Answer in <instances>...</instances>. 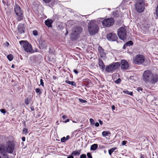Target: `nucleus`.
I'll return each instance as SVG.
<instances>
[{
	"label": "nucleus",
	"instance_id": "nucleus-1",
	"mask_svg": "<svg viewBox=\"0 0 158 158\" xmlns=\"http://www.w3.org/2000/svg\"><path fill=\"white\" fill-rule=\"evenodd\" d=\"M88 30L91 35H94L98 32L99 28L96 21L94 20L89 22L88 25Z\"/></svg>",
	"mask_w": 158,
	"mask_h": 158
},
{
	"label": "nucleus",
	"instance_id": "nucleus-2",
	"mask_svg": "<svg viewBox=\"0 0 158 158\" xmlns=\"http://www.w3.org/2000/svg\"><path fill=\"white\" fill-rule=\"evenodd\" d=\"M19 44L22 46L24 50L27 52H32V47L31 44L27 41L21 40L19 41Z\"/></svg>",
	"mask_w": 158,
	"mask_h": 158
},
{
	"label": "nucleus",
	"instance_id": "nucleus-3",
	"mask_svg": "<svg viewBox=\"0 0 158 158\" xmlns=\"http://www.w3.org/2000/svg\"><path fill=\"white\" fill-rule=\"evenodd\" d=\"M14 11L17 15V19L18 21H21L23 19V11L20 6L17 4H15L14 7Z\"/></svg>",
	"mask_w": 158,
	"mask_h": 158
},
{
	"label": "nucleus",
	"instance_id": "nucleus-4",
	"mask_svg": "<svg viewBox=\"0 0 158 158\" xmlns=\"http://www.w3.org/2000/svg\"><path fill=\"white\" fill-rule=\"evenodd\" d=\"M120 66V62H113L106 65L105 67V70L108 72L112 71L118 69Z\"/></svg>",
	"mask_w": 158,
	"mask_h": 158
},
{
	"label": "nucleus",
	"instance_id": "nucleus-5",
	"mask_svg": "<svg viewBox=\"0 0 158 158\" xmlns=\"http://www.w3.org/2000/svg\"><path fill=\"white\" fill-rule=\"evenodd\" d=\"M135 9L136 11L139 13L143 12L145 9V3L142 0L137 2L135 4Z\"/></svg>",
	"mask_w": 158,
	"mask_h": 158
},
{
	"label": "nucleus",
	"instance_id": "nucleus-6",
	"mask_svg": "<svg viewBox=\"0 0 158 158\" xmlns=\"http://www.w3.org/2000/svg\"><path fill=\"white\" fill-rule=\"evenodd\" d=\"M15 144L13 141H9L6 144V148L7 152L11 154L15 149Z\"/></svg>",
	"mask_w": 158,
	"mask_h": 158
},
{
	"label": "nucleus",
	"instance_id": "nucleus-7",
	"mask_svg": "<svg viewBox=\"0 0 158 158\" xmlns=\"http://www.w3.org/2000/svg\"><path fill=\"white\" fill-rule=\"evenodd\" d=\"M117 34L120 39L124 40L127 37V30L124 27H121L118 30Z\"/></svg>",
	"mask_w": 158,
	"mask_h": 158
},
{
	"label": "nucleus",
	"instance_id": "nucleus-8",
	"mask_svg": "<svg viewBox=\"0 0 158 158\" xmlns=\"http://www.w3.org/2000/svg\"><path fill=\"white\" fill-rule=\"evenodd\" d=\"M114 19L112 18L106 19L101 21L103 27H108L112 26L114 23Z\"/></svg>",
	"mask_w": 158,
	"mask_h": 158
},
{
	"label": "nucleus",
	"instance_id": "nucleus-9",
	"mask_svg": "<svg viewBox=\"0 0 158 158\" xmlns=\"http://www.w3.org/2000/svg\"><path fill=\"white\" fill-rule=\"evenodd\" d=\"M145 60L144 56L141 55H137L133 59L134 62L138 64H141L143 63Z\"/></svg>",
	"mask_w": 158,
	"mask_h": 158
},
{
	"label": "nucleus",
	"instance_id": "nucleus-10",
	"mask_svg": "<svg viewBox=\"0 0 158 158\" xmlns=\"http://www.w3.org/2000/svg\"><path fill=\"white\" fill-rule=\"evenodd\" d=\"M81 27L76 26L74 27L73 29L72 35L74 36V39H76L77 36L82 31Z\"/></svg>",
	"mask_w": 158,
	"mask_h": 158
},
{
	"label": "nucleus",
	"instance_id": "nucleus-11",
	"mask_svg": "<svg viewBox=\"0 0 158 158\" xmlns=\"http://www.w3.org/2000/svg\"><path fill=\"white\" fill-rule=\"evenodd\" d=\"M153 74L149 70L145 71L143 73V80L146 83H148V81L152 76Z\"/></svg>",
	"mask_w": 158,
	"mask_h": 158
},
{
	"label": "nucleus",
	"instance_id": "nucleus-12",
	"mask_svg": "<svg viewBox=\"0 0 158 158\" xmlns=\"http://www.w3.org/2000/svg\"><path fill=\"white\" fill-rule=\"evenodd\" d=\"M106 38L109 41H115L118 39L116 34L114 33H110L107 35Z\"/></svg>",
	"mask_w": 158,
	"mask_h": 158
},
{
	"label": "nucleus",
	"instance_id": "nucleus-13",
	"mask_svg": "<svg viewBox=\"0 0 158 158\" xmlns=\"http://www.w3.org/2000/svg\"><path fill=\"white\" fill-rule=\"evenodd\" d=\"M158 76L156 74H153L152 76L149 79L148 83L151 84H155L158 81Z\"/></svg>",
	"mask_w": 158,
	"mask_h": 158
},
{
	"label": "nucleus",
	"instance_id": "nucleus-14",
	"mask_svg": "<svg viewBox=\"0 0 158 158\" xmlns=\"http://www.w3.org/2000/svg\"><path fill=\"white\" fill-rule=\"evenodd\" d=\"M120 64L121 65V68L123 69H127L129 67V64L128 62L125 60H122Z\"/></svg>",
	"mask_w": 158,
	"mask_h": 158
},
{
	"label": "nucleus",
	"instance_id": "nucleus-15",
	"mask_svg": "<svg viewBox=\"0 0 158 158\" xmlns=\"http://www.w3.org/2000/svg\"><path fill=\"white\" fill-rule=\"evenodd\" d=\"M98 50L99 52L100 57L103 60H105L106 58V53L104 52L102 48L99 46L98 48Z\"/></svg>",
	"mask_w": 158,
	"mask_h": 158
},
{
	"label": "nucleus",
	"instance_id": "nucleus-16",
	"mask_svg": "<svg viewBox=\"0 0 158 158\" xmlns=\"http://www.w3.org/2000/svg\"><path fill=\"white\" fill-rule=\"evenodd\" d=\"M98 65L99 68L102 70L103 72L104 70L105 67V65L104 64L102 60L100 59H99L98 62Z\"/></svg>",
	"mask_w": 158,
	"mask_h": 158
},
{
	"label": "nucleus",
	"instance_id": "nucleus-17",
	"mask_svg": "<svg viewBox=\"0 0 158 158\" xmlns=\"http://www.w3.org/2000/svg\"><path fill=\"white\" fill-rule=\"evenodd\" d=\"M18 31L20 33H24L25 32V27L23 24H19L18 27Z\"/></svg>",
	"mask_w": 158,
	"mask_h": 158
},
{
	"label": "nucleus",
	"instance_id": "nucleus-18",
	"mask_svg": "<svg viewBox=\"0 0 158 158\" xmlns=\"http://www.w3.org/2000/svg\"><path fill=\"white\" fill-rule=\"evenodd\" d=\"M47 42L45 41H42L40 44V48L42 49H45L47 47Z\"/></svg>",
	"mask_w": 158,
	"mask_h": 158
},
{
	"label": "nucleus",
	"instance_id": "nucleus-19",
	"mask_svg": "<svg viewBox=\"0 0 158 158\" xmlns=\"http://www.w3.org/2000/svg\"><path fill=\"white\" fill-rule=\"evenodd\" d=\"M52 22L53 21L52 20L48 19L45 21V24L48 27H51V24Z\"/></svg>",
	"mask_w": 158,
	"mask_h": 158
},
{
	"label": "nucleus",
	"instance_id": "nucleus-20",
	"mask_svg": "<svg viewBox=\"0 0 158 158\" xmlns=\"http://www.w3.org/2000/svg\"><path fill=\"white\" fill-rule=\"evenodd\" d=\"M81 150H79L77 151H74L72 152L71 155L73 156H78L81 153Z\"/></svg>",
	"mask_w": 158,
	"mask_h": 158
},
{
	"label": "nucleus",
	"instance_id": "nucleus-21",
	"mask_svg": "<svg viewBox=\"0 0 158 158\" xmlns=\"http://www.w3.org/2000/svg\"><path fill=\"white\" fill-rule=\"evenodd\" d=\"M6 152V150H5L4 147L0 146V153L1 155H4Z\"/></svg>",
	"mask_w": 158,
	"mask_h": 158
},
{
	"label": "nucleus",
	"instance_id": "nucleus-22",
	"mask_svg": "<svg viewBox=\"0 0 158 158\" xmlns=\"http://www.w3.org/2000/svg\"><path fill=\"white\" fill-rule=\"evenodd\" d=\"M111 134L110 132L109 131H104L102 133V135L103 137L109 136Z\"/></svg>",
	"mask_w": 158,
	"mask_h": 158
},
{
	"label": "nucleus",
	"instance_id": "nucleus-23",
	"mask_svg": "<svg viewBox=\"0 0 158 158\" xmlns=\"http://www.w3.org/2000/svg\"><path fill=\"white\" fill-rule=\"evenodd\" d=\"M65 82L69 85H71L74 87L76 86V83L73 81H71L68 80H66Z\"/></svg>",
	"mask_w": 158,
	"mask_h": 158
},
{
	"label": "nucleus",
	"instance_id": "nucleus-24",
	"mask_svg": "<svg viewBox=\"0 0 158 158\" xmlns=\"http://www.w3.org/2000/svg\"><path fill=\"white\" fill-rule=\"evenodd\" d=\"M98 148V145L97 144H94L92 145L90 147L91 150H95Z\"/></svg>",
	"mask_w": 158,
	"mask_h": 158
},
{
	"label": "nucleus",
	"instance_id": "nucleus-25",
	"mask_svg": "<svg viewBox=\"0 0 158 158\" xmlns=\"http://www.w3.org/2000/svg\"><path fill=\"white\" fill-rule=\"evenodd\" d=\"M116 149V148H113L110 149L108 151L109 154L110 155H111L112 152Z\"/></svg>",
	"mask_w": 158,
	"mask_h": 158
},
{
	"label": "nucleus",
	"instance_id": "nucleus-26",
	"mask_svg": "<svg viewBox=\"0 0 158 158\" xmlns=\"http://www.w3.org/2000/svg\"><path fill=\"white\" fill-rule=\"evenodd\" d=\"M133 44V42L131 41H130L125 44V46H130Z\"/></svg>",
	"mask_w": 158,
	"mask_h": 158
},
{
	"label": "nucleus",
	"instance_id": "nucleus-27",
	"mask_svg": "<svg viewBox=\"0 0 158 158\" xmlns=\"http://www.w3.org/2000/svg\"><path fill=\"white\" fill-rule=\"evenodd\" d=\"M7 58L10 61H11L13 58V56L11 54H10L8 55L7 56Z\"/></svg>",
	"mask_w": 158,
	"mask_h": 158
},
{
	"label": "nucleus",
	"instance_id": "nucleus-28",
	"mask_svg": "<svg viewBox=\"0 0 158 158\" xmlns=\"http://www.w3.org/2000/svg\"><path fill=\"white\" fill-rule=\"evenodd\" d=\"M35 92L39 94V95H40L41 93V89L39 88H37L35 90Z\"/></svg>",
	"mask_w": 158,
	"mask_h": 158
},
{
	"label": "nucleus",
	"instance_id": "nucleus-29",
	"mask_svg": "<svg viewBox=\"0 0 158 158\" xmlns=\"http://www.w3.org/2000/svg\"><path fill=\"white\" fill-rule=\"evenodd\" d=\"M123 92L126 94H128L131 95H132V92H130L128 90L123 91Z\"/></svg>",
	"mask_w": 158,
	"mask_h": 158
},
{
	"label": "nucleus",
	"instance_id": "nucleus-30",
	"mask_svg": "<svg viewBox=\"0 0 158 158\" xmlns=\"http://www.w3.org/2000/svg\"><path fill=\"white\" fill-rule=\"evenodd\" d=\"M155 15L157 18H158V5L156 7L155 10Z\"/></svg>",
	"mask_w": 158,
	"mask_h": 158
},
{
	"label": "nucleus",
	"instance_id": "nucleus-31",
	"mask_svg": "<svg viewBox=\"0 0 158 158\" xmlns=\"http://www.w3.org/2000/svg\"><path fill=\"white\" fill-rule=\"evenodd\" d=\"M23 133H24L25 135H27L28 133V130L26 128H24L23 129Z\"/></svg>",
	"mask_w": 158,
	"mask_h": 158
},
{
	"label": "nucleus",
	"instance_id": "nucleus-32",
	"mask_svg": "<svg viewBox=\"0 0 158 158\" xmlns=\"http://www.w3.org/2000/svg\"><path fill=\"white\" fill-rule=\"evenodd\" d=\"M78 100L81 103H86L87 102L86 101L80 98L78 99Z\"/></svg>",
	"mask_w": 158,
	"mask_h": 158
},
{
	"label": "nucleus",
	"instance_id": "nucleus-33",
	"mask_svg": "<svg viewBox=\"0 0 158 158\" xmlns=\"http://www.w3.org/2000/svg\"><path fill=\"white\" fill-rule=\"evenodd\" d=\"M33 34L35 36H37L38 35V32L36 30H34L33 31Z\"/></svg>",
	"mask_w": 158,
	"mask_h": 158
},
{
	"label": "nucleus",
	"instance_id": "nucleus-34",
	"mask_svg": "<svg viewBox=\"0 0 158 158\" xmlns=\"http://www.w3.org/2000/svg\"><path fill=\"white\" fill-rule=\"evenodd\" d=\"M61 141L62 142H64L66 140V138L65 137H64L61 139Z\"/></svg>",
	"mask_w": 158,
	"mask_h": 158
},
{
	"label": "nucleus",
	"instance_id": "nucleus-35",
	"mask_svg": "<svg viewBox=\"0 0 158 158\" xmlns=\"http://www.w3.org/2000/svg\"><path fill=\"white\" fill-rule=\"evenodd\" d=\"M89 121L90 123L91 124H94V120L93 118H90L89 119Z\"/></svg>",
	"mask_w": 158,
	"mask_h": 158
},
{
	"label": "nucleus",
	"instance_id": "nucleus-36",
	"mask_svg": "<svg viewBox=\"0 0 158 158\" xmlns=\"http://www.w3.org/2000/svg\"><path fill=\"white\" fill-rule=\"evenodd\" d=\"M121 82V79L120 78H118L117 80L115 81V83L116 84H118Z\"/></svg>",
	"mask_w": 158,
	"mask_h": 158
},
{
	"label": "nucleus",
	"instance_id": "nucleus-37",
	"mask_svg": "<svg viewBox=\"0 0 158 158\" xmlns=\"http://www.w3.org/2000/svg\"><path fill=\"white\" fill-rule=\"evenodd\" d=\"M2 156H3V158H9L8 156L6 153L4 154V155H3Z\"/></svg>",
	"mask_w": 158,
	"mask_h": 158
},
{
	"label": "nucleus",
	"instance_id": "nucleus-38",
	"mask_svg": "<svg viewBox=\"0 0 158 158\" xmlns=\"http://www.w3.org/2000/svg\"><path fill=\"white\" fill-rule=\"evenodd\" d=\"M137 90L140 92V91H142L143 89L141 87H139L137 89Z\"/></svg>",
	"mask_w": 158,
	"mask_h": 158
},
{
	"label": "nucleus",
	"instance_id": "nucleus-39",
	"mask_svg": "<svg viewBox=\"0 0 158 158\" xmlns=\"http://www.w3.org/2000/svg\"><path fill=\"white\" fill-rule=\"evenodd\" d=\"M25 103L27 105L29 104L28 99V98L25 99Z\"/></svg>",
	"mask_w": 158,
	"mask_h": 158
},
{
	"label": "nucleus",
	"instance_id": "nucleus-40",
	"mask_svg": "<svg viewBox=\"0 0 158 158\" xmlns=\"http://www.w3.org/2000/svg\"><path fill=\"white\" fill-rule=\"evenodd\" d=\"M86 155L85 154L81 155L80 156V158H86Z\"/></svg>",
	"mask_w": 158,
	"mask_h": 158
},
{
	"label": "nucleus",
	"instance_id": "nucleus-41",
	"mask_svg": "<svg viewBox=\"0 0 158 158\" xmlns=\"http://www.w3.org/2000/svg\"><path fill=\"white\" fill-rule=\"evenodd\" d=\"M40 85H41L42 86H44V83L43 81V80L42 79H40Z\"/></svg>",
	"mask_w": 158,
	"mask_h": 158
},
{
	"label": "nucleus",
	"instance_id": "nucleus-42",
	"mask_svg": "<svg viewBox=\"0 0 158 158\" xmlns=\"http://www.w3.org/2000/svg\"><path fill=\"white\" fill-rule=\"evenodd\" d=\"M0 111L2 113H3L4 114L6 113V111L5 109H2L0 110Z\"/></svg>",
	"mask_w": 158,
	"mask_h": 158
},
{
	"label": "nucleus",
	"instance_id": "nucleus-43",
	"mask_svg": "<svg viewBox=\"0 0 158 158\" xmlns=\"http://www.w3.org/2000/svg\"><path fill=\"white\" fill-rule=\"evenodd\" d=\"M87 156L89 158H92V157L91 156L90 153L89 152H88L87 153Z\"/></svg>",
	"mask_w": 158,
	"mask_h": 158
},
{
	"label": "nucleus",
	"instance_id": "nucleus-44",
	"mask_svg": "<svg viewBox=\"0 0 158 158\" xmlns=\"http://www.w3.org/2000/svg\"><path fill=\"white\" fill-rule=\"evenodd\" d=\"M127 143V141H123L122 142V145H125Z\"/></svg>",
	"mask_w": 158,
	"mask_h": 158
},
{
	"label": "nucleus",
	"instance_id": "nucleus-45",
	"mask_svg": "<svg viewBox=\"0 0 158 158\" xmlns=\"http://www.w3.org/2000/svg\"><path fill=\"white\" fill-rule=\"evenodd\" d=\"M45 3H48L50 2L51 0H43Z\"/></svg>",
	"mask_w": 158,
	"mask_h": 158
},
{
	"label": "nucleus",
	"instance_id": "nucleus-46",
	"mask_svg": "<svg viewBox=\"0 0 158 158\" xmlns=\"http://www.w3.org/2000/svg\"><path fill=\"white\" fill-rule=\"evenodd\" d=\"M95 126L96 127H98L99 126V124L98 122H97L95 124Z\"/></svg>",
	"mask_w": 158,
	"mask_h": 158
},
{
	"label": "nucleus",
	"instance_id": "nucleus-47",
	"mask_svg": "<svg viewBox=\"0 0 158 158\" xmlns=\"http://www.w3.org/2000/svg\"><path fill=\"white\" fill-rule=\"evenodd\" d=\"M67 158H74V157L71 154L70 156L68 157Z\"/></svg>",
	"mask_w": 158,
	"mask_h": 158
},
{
	"label": "nucleus",
	"instance_id": "nucleus-48",
	"mask_svg": "<svg viewBox=\"0 0 158 158\" xmlns=\"http://www.w3.org/2000/svg\"><path fill=\"white\" fill-rule=\"evenodd\" d=\"M73 72L76 74H77L78 73V71L75 69L73 70Z\"/></svg>",
	"mask_w": 158,
	"mask_h": 158
},
{
	"label": "nucleus",
	"instance_id": "nucleus-49",
	"mask_svg": "<svg viewBox=\"0 0 158 158\" xmlns=\"http://www.w3.org/2000/svg\"><path fill=\"white\" fill-rule=\"evenodd\" d=\"M99 122L101 125H102L103 124V122L100 120H99Z\"/></svg>",
	"mask_w": 158,
	"mask_h": 158
},
{
	"label": "nucleus",
	"instance_id": "nucleus-50",
	"mask_svg": "<svg viewBox=\"0 0 158 158\" xmlns=\"http://www.w3.org/2000/svg\"><path fill=\"white\" fill-rule=\"evenodd\" d=\"M22 139L23 141H25V137H22Z\"/></svg>",
	"mask_w": 158,
	"mask_h": 158
},
{
	"label": "nucleus",
	"instance_id": "nucleus-51",
	"mask_svg": "<svg viewBox=\"0 0 158 158\" xmlns=\"http://www.w3.org/2000/svg\"><path fill=\"white\" fill-rule=\"evenodd\" d=\"M70 138V136L69 135H67L66 136V140H68Z\"/></svg>",
	"mask_w": 158,
	"mask_h": 158
},
{
	"label": "nucleus",
	"instance_id": "nucleus-52",
	"mask_svg": "<svg viewBox=\"0 0 158 158\" xmlns=\"http://www.w3.org/2000/svg\"><path fill=\"white\" fill-rule=\"evenodd\" d=\"M30 108L31 110L32 111H33L34 110V107L33 106H31Z\"/></svg>",
	"mask_w": 158,
	"mask_h": 158
},
{
	"label": "nucleus",
	"instance_id": "nucleus-53",
	"mask_svg": "<svg viewBox=\"0 0 158 158\" xmlns=\"http://www.w3.org/2000/svg\"><path fill=\"white\" fill-rule=\"evenodd\" d=\"M69 119H67L66 121L64 122V123H67V122H69Z\"/></svg>",
	"mask_w": 158,
	"mask_h": 158
},
{
	"label": "nucleus",
	"instance_id": "nucleus-54",
	"mask_svg": "<svg viewBox=\"0 0 158 158\" xmlns=\"http://www.w3.org/2000/svg\"><path fill=\"white\" fill-rule=\"evenodd\" d=\"M112 110H114L115 109V106H113L112 107Z\"/></svg>",
	"mask_w": 158,
	"mask_h": 158
},
{
	"label": "nucleus",
	"instance_id": "nucleus-55",
	"mask_svg": "<svg viewBox=\"0 0 158 158\" xmlns=\"http://www.w3.org/2000/svg\"><path fill=\"white\" fill-rule=\"evenodd\" d=\"M66 118V116L65 115H63L62 118H63L65 119Z\"/></svg>",
	"mask_w": 158,
	"mask_h": 158
},
{
	"label": "nucleus",
	"instance_id": "nucleus-56",
	"mask_svg": "<svg viewBox=\"0 0 158 158\" xmlns=\"http://www.w3.org/2000/svg\"><path fill=\"white\" fill-rule=\"evenodd\" d=\"M127 46H125V44H124V46H123V49H125V48L126 47H127Z\"/></svg>",
	"mask_w": 158,
	"mask_h": 158
},
{
	"label": "nucleus",
	"instance_id": "nucleus-57",
	"mask_svg": "<svg viewBox=\"0 0 158 158\" xmlns=\"http://www.w3.org/2000/svg\"><path fill=\"white\" fill-rule=\"evenodd\" d=\"M12 68H14V65H12L11 66Z\"/></svg>",
	"mask_w": 158,
	"mask_h": 158
},
{
	"label": "nucleus",
	"instance_id": "nucleus-58",
	"mask_svg": "<svg viewBox=\"0 0 158 158\" xmlns=\"http://www.w3.org/2000/svg\"><path fill=\"white\" fill-rule=\"evenodd\" d=\"M73 123H76V122H75V121H73Z\"/></svg>",
	"mask_w": 158,
	"mask_h": 158
},
{
	"label": "nucleus",
	"instance_id": "nucleus-59",
	"mask_svg": "<svg viewBox=\"0 0 158 158\" xmlns=\"http://www.w3.org/2000/svg\"><path fill=\"white\" fill-rule=\"evenodd\" d=\"M140 158H144L143 156H141Z\"/></svg>",
	"mask_w": 158,
	"mask_h": 158
},
{
	"label": "nucleus",
	"instance_id": "nucleus-60",
	"mask_svg": "<svg viewBox=\"0 0 158 158\" xmlns=\"http://www.w3.org/2000/svg\"><path fill=\"white\" fill-rule=\"evenodd\" d=\"M49 52H50V53L51 52L50 50H49Z\"/></svg>",
	"mask_w": 158,
	"mask_h": 158
},
{
	"label": "nucleus",
	"instance_id": "nucleus-61",
	"mask_svg": "<svg viewBox=\"0 0 158 158\" xmlns=\"http://www.w3.org/2000/svg\"><path fill=\"white\" fill-rule=\"evenodd\" d=\"M68 33V31H67L66 34H67V33Z\"/></svg>",
	"mask_w": 158,
	"mask_h": 158
}]
</instances>
